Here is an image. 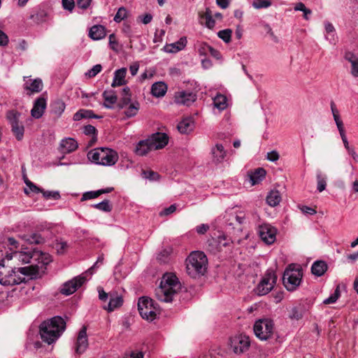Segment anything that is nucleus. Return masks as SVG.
<instances>
[{"label": "nucleus", "mask_w": 358, "mask_h": 358, "mask_svg": "<svg viewBox=\"0 0 358 358\" xmlns=\"http://www.w3.org/2000/svg\"><path fill=\"white\" fill-rule=\"evenodd\" d=\"M6 257L0 260V285L13 286L26 282L27 278H35L38 275L36 266L13 267L8 265Z\"/></svg>", "instance_id": "1"}, {"label": "nucleus", "mask_w": 358, "mask_h": 358, "mask_svg": "<svg viewBox=\"0 0 358 358\" xmlns=\"http://www.w3.org/2000/svg\"><path fill=\"white\" fill-rule=\"evenodd\" d=\"M43 341L50 345L55 343L66 329V322L62 317L55 316L44 321L39 327Z\"/></svg>", "instance_id": "2"}, {"label": "nucleus", "mask_w": 358, "mask_h": 358, "mask_svg": "<svg viewBox=\"0 0 358 358\" xmlns=\"http://www.w3.org/2000/svg\"><path fill=\"white\" fill-rule=\"evenodd\" d=\"M180 289L181 284L176 275L166 273L162 277L160 285L155 289V295L161 301L171 302Z\"/></svg>", "instance_id": "3"}, {"label": "nucleus", "mask_w": 358, "mask_h": 358, "mask_svg": "<svg viewBox=\"0 0 358 358\" xmlns=\"http://www.w3.org/2000/svg\"><path fill=\"white\" fill-rule=\"evenodd\" d=\"M208 266V259L204 252L194 251L186 259V271L188 275L197 278L203 275Z\"/></svg>", "instance_id": "4"}, {"label": "nucleus", "mask_w": 358, "mask_h": 358, "mask_svg": "<svg viewBox=\"0 0 358 358\" xmlns=\"http://www.w3.org/2000/svg\"><path fill=\"white\" fill-rule=\"evenodd\" d=\"M43 256L44 254L39 250L35 249L22 248L20 251L15 250L10 253H6V258L8 262L14 258L22 264H31L29 266L37 267L38 272L39 266L38 264H35V262L41 260L43 264H47L48 262H43Z\"/></svg>", "instance_id": "5"}, {"label": "nucleus", "mask_w": 358, "mask_h": 358, "mask_svg": "<svg viewBox=\"0 0 358 358\" xmlns=\"http://www.w3.org/2000/svg\"><path fill=\"white\" fill-rule=\"evenodd\" d=\"M89 159L99 165L113 166L118 160L117 152L107 148H98L90 151L87 154Z\"/></svg>", "instance_id": "6"}, {"label": "nucleus", "mask_w": 358, "mask_h": 358, "mask_svg": "<svg viewBox=\"0 0 358 358\" xmlns=\"http://www.w3.org/2000/svg\"><path fill=\"white\" fill-rule=\"evenodd\" d=\"M301 278V269L289 265L284 272L282 278L283 284L288 291H294L300 285Z\"/></svg>", "instance_id": "7"}, {"label": "nucleus", "mask_w": 358, "mask_h": 358, "mask_svg": "<svg viewBox=\"0 0 358 358\" xmlns=\"http://www.w3.org/2000/svg\"><path fill=\"white\" fill-rule=\"evenodd\" d=\"M138 309L141 317L147 320L152 321L159 313V308L152 299L143 296L138 302Z\"/></svg>", "instance_id": "8"}, {"label": "nucleus", "mask_w": 358, "mask_h": 358, "mask_svg": "<svg viewBox=\"0 0 358 358\" xmlns=\"http://www.w3.org/2000/svg\"><path fill=\"white\" fill-rule=\"evenodd\" d=\"M255 336L261 341H267L272 337L274 330L273 320L264 318L255 322L253 327Z\"/></svg>", "instance_id": "9"}, {"label": "nucleus", "mask_w": 358, "mask_h": 358, "mask_svg": "<svg viewBox=\"0 0 358 358\" xmlns=\"http://www.w3.org/2000/svg\"><path fill=\"white\" fill-rule=\"evenodd\" d=\"M276 281L277 276L275 272L272 270H268L256 287L255 291L259 296L266 295L273 289Z\"/></svg>", "instance_id": "10"}, {"label": "nucleus", "mask_w": 358, "mask_h": 358, "mask_svg": "<svg viewBox=\"0 0 358 358\" xmlns=\"http://www.w3.org/2000/svg\"><path fill=\"white\" fill-rule=\"evenodd\" d=\"M20 113L16 110H9L7 112L6 117L10 125L11 131L17 141L22 140L24 133V127L20 122Z\"/></svg>", "instance_id": "11"}, {"label": "nucleus", "mask_w": 358, "mask_h": 358, "mask_svg": "<svg viewBox=\"0 0 358 358\" xmlns=\"http://www.w3.org/2000/svg\"><path fill=\"white\" fill-rule=\"evenodd\" d=\"M277 229L269 224H262L258 227V234L261 239L266 244L273 243L276 238Z\"/></svg>", "instance_id": "12"}, {"label": "nucleus", "mask_w": 358, "mask_h": 358, "mask_svg": "<svg viewBox=\"0 0 358 358\" xmlns=\"http://www.w3.org/2000/svg\"><path fill=\"white\" fill-rule=\"evenodd\" d=\"M86 281L85 276H77L64 282L60 289V292L66 296L73 294Z\"/></svg>", "instance_id": "13"}, {"label": "nucleus", "mask_w": 358, "mask_h": 358, "mask_svg": "<svg viewBox=\"0 0 358 358\" xmlns=\"http://www.w3.org/2000/svg\"><path fill=\"white\" fill-rule=\"evenodd\" d=\"M88 338L87 335V327L83 326L79 331L76 343H75V352L80 355L83 353L88 348Z\"/></svg>", "instance_id": "14"}, {"label": "nucleus", "mask_w": 358, "mask_h": 358, "mask_svg": "<svg viewBox=\"0 0 358 358\" xmlns=\"http://www.w3.org/2000/svg\"><path fill=\"white\" fill-rule=\"evenodd\" d=\"M196 99L195 94L190 91H180L175 93L174 101L178 105L189 106Z\"/></svg>", "instance_id": "15"}, {"label": "nucleus", "mask_w": 358, "mask_h": 358, "mask_svg": "<svg viewBox=\"0 0 358 358\" xmlns=\"http://www.w3.org/2000/svg\"><path fill=\"white\" fill-rule=\"evenodd\" d=\"M148 139L153 150H159L164 148L169 142V137L164 133L157 132L152 134Z\"/></svg>", "instance_id": "16"}, {"label": "nucleus", "mask_w": 358, "mask_h": 358, "mask_svg": "<svg viewBox=\"0 0 358 358\" xmlns=\"http://www.w3.org/2000/svg\"><path fill=\"white\" fill-rule=\"evenodd\" d=\"M231 343L234 352L236 354H241L245 352L249 348L250 344L249 337L242 335L235 338Z\"/></svg>", "instance_id": "17"}, {"label": "nucleus", "mask_w": 358, "mask_h": 358, "mask_svg": "<svg viewBox=\"0 0 358 358\" xmlns=\"http://www.w3.org/2000/svg\"><path fill=\"white\" fill-rule=\"evenodd\" d=\"M24 89L27 91V94L40 92L43 89L42 80L39 78L31 79L24 77Z\"/></svg>", "instance_id": "18"}, {"label": "nucleus", "mask_w": 358, "mask_h": 358, "mask_svg": "<svg viewBox=\"0 0 358 358\" xmlns=\"http://www.w3.org/2000/svg\"><path fill=\"white\" fill-rule=\"evenodd\" d=\"M46 105V99L44 97L41 96L36 99L31 110V116L36 119L41 117L44 113Z\"/></svg>", "instance_id": "19"}, {"label": "nucleus", "mask_w": 358, "mask_h": 358, "mask_svg": "<svg viewBox=\"0 0 358 358\" xmlns=\"http://www.w3.org/2000/svg\"><path fill=\"white\" fill-rule=\"evenodd\" d=\"M187 42V38L183 36L175 43L166 44L162 50L167 53H176L185 48Z\"/></svg>", "instance_id": "20"}, {"label": "nucleus", "mask_w": 358, "mask_h": 358, "mask_svg": "<svg viewBox=\"0 0 358 358\" xmlns=\"http://www.w3.org/2000/svg\"><path fill=\"white\" fill-rule=\"evenodd\" d=\"M123 303L122 296L118 295L115 292L109 293V302L104 308L108 312L113 311L115 308L120 307Z\"/></svg>", "instance_id": "21"}, {"label": "nucleus", "mask_w": 358, "mask_h": 358, "mask_svg": "<svg viewBox=\"0 0 358 358\" xmlns=\"http://www.w3.org/2000/svg\"><path fill=\"white\" fill-rule=\"evenodd\" d=\"M78 143L72 138H66L62 140L59 144L60 152L68 154L75 151L78 148Z\"/></svg>", "instance_id": "22"}, {"label": "nucleus", "mask_w": 358, "mask_h": 358, "mask_svg": "<svg viewBox=\"0 0 358 358\" xmlns=\"http://www.w3.org/2000/svg\"><path fill=\"white\" fill-rule=\"evenodd\" d=\"M127 71V69L123 67L114 72V77L111 84L113 87L122 86L127 84V80H125Z\"/></svg>", "instance_id": "23"}, {"label": "nucleus", "mask_w": 358, "mask_h": 358, "mask_svg": "<svg viewBox=\"0 0 358 358\" xmlns=\"http://www.w3.org/2000/svg\"><path fill=\"white\" fill-rule=\"evenodd\" d=\"M211 153L213 155V160L216 163H220L224 159L227 152L224 146L220 143H217L212 149Z\"/></svg>", "instance_id": "24"}, {"label": "nucleus", "mask_w": 358, "mask_h": 358, "mask_svg": "<svg viewBox=\"0 0 358 358\" xmlns=\"http://www.w3.org/2000/svg\"><path fill=\"white\" fill-rule=\"evenodd\" d=\"M103 98L104 99L103 106L106 108H113V105L117 101V96L114 90H105L102 94Z\"/></svg>", "instance_id": "25"}, {"label": "nucleus", "mask_w": 358, "mask_h": 358, "mask_svg": "<svg viewBox=\"0 0 358 358\" xmlns=\"http://www.w3.org/2000/svg\"><path fill=\"white\" fill-rule=\"evenodd\" d=\"M152 150L153 148L151 145L150 140L147 138L145 140L140 141L137 143L135 152L137 155L144 156Z\"/></svg>", "instance_id": "26"}, {"label": "nucleus", "mask_w": 358, "mask_h": 358, "mask_svg": "<svg viewBox=\"0 0 358 358\" xmlns=\"http://www.w3.org/2000/svg\"><path fill=\"white\" fill-rule=\"evenodd\" d=\"M327 268L328 265L324 261L317 260L312 264L311 272L314 275L320 277L325 273Z\"/></svg>", "instance_id": "27"}, {"label": "nucleus", "mask_w": 358, "mask_h": 358, "mask_svg": "<svg viewBox=\"0 0 358 358\" xmlns=\"http://www.w3.org/2000/svg\"><path fill=\"white\" fill-rule=\"evenodd\" d=\"M121 97L117 103L119 108H124L131 102V93L129 87H125L120 93Z\"/></svg>", "instance_id": "28"}, {"label": "nucleus", "mask_w": 358, "mask_h": 358, "mask_svg": "<svg viewBox=\"0 0 358 358\" xmlns=\"http://www.w3.org/2000/svg\"><path fill=\"white\" fill-rule=\"evenodd\" d=\"M89 36L93 40H100L106 36V29L102 25H94L89 31Z\"/></svg>", "instance_id": "29"}, {"label": "nucleus", "mask_w": 358, "mask_h": 358, "mask_svg": "<svg viewBox=\"0 0 358 358\" xmlns=\"http://www.w3.org/2000/svg\"><path fill=\"white\" fill-rule=\"evenodd\" d=\"M167 91V85L164 82L155 83L151 87V94L155 97H162Z\"/></svg>", "instance_id": "30"}, {"label": "nucleus", "mask_w": 358, "mask_h": 358, "mask_svg": "<svg viewBox=\"0 0 358 358\" xmlns=\"http://www.w3.org/2000/svg\"><path fill=\"white\" fill-rule=\"evenodd\" d=\"M280 201V193L278 190H271L266 196V203L271 207L278 206Z\"/></svg>", "instance_id": "31"}, {"label": "nucleus", "mask_w": 358, "mask_h": 358, "mask_svg": "<svg viewBox=\"0 0 358 358\" xmlns=\"http://www.w3.org/2000/svg\"><path fill=\"white\" fill-rule=\"evenodd\" d=\"M193 122L189 118H185L178 124V129L181 134H187L193 129Z\"/></svg>", "instance_id": "32"}, {"label": "nucleus", "mask_w": 358, "mask_h": 358, "mask_svg": "<svg viewBox=\"0 0 358 358\" xmlns=\"http://www.w3.org/2000/svg\"><path fill=\"white\" fill-rule=\"evenodd\" d=\"M83 118H99L98 115L93 113L91 110L80 109L73 115V120L79 121Z\"/></svg>", "instance_id": "33"}, {"label": "nucleus", "mask_w": 358, "mask_h": 358, "mask_svg": "<svg viewBox=\"0 0 358 358\" xmlns=\"http://www.w3.org/2000/svg\"><path fill=\"white\" fill-rule=\"evenodd\" d=\"M266 176V171L263 168H258L250 175V178L252 185L258 184Z\"/></svg>", "instance_id": "34"}, {"label": "nucleus", "mask_w": 358, "mask_h": 358, "mask_svg": "<svg viewBox=\"0 0 358 358\" xmlns=\"http://www.w3.org/2000/svg\"><path fill=\"white\" fill-rule=\"evenodd\" d=\"M213 104L219 110H223L227 107V99L224 95L218 94L213 99Z\"/></svg>", "instance_id": "35"}, {"label": "nucleus", "mask_w": 358, "mask_h": 358, "mask_svg": "<svg viewBox=\"0 0 358 358\" xmlns=\"http://www.w3.org/2000/svg\"><path fill=\"white\" fill-rule=\"evenodd\" d=\"M48 13L44 10H40L30 15L29 18L35 24H41L47 20Z\"/></svg>", "instance_id": "36"}, {"label": "nucleus", "mask_w": 358, "mask_h": 358, "mask_svg": "<svg viewBox=\"0 0 358 358\" xmlns=\"http://www.w3.org/2000/svg\"><path fill=\"white\" fill-rule=\"evenodd\" d=\"M23 238L29 244H42L45 242V238L41 234L34 233L31 235H24Z\"/></svg>", "instance_id": "37"}, {"label": "nucleus", "mask_w": 358, "mask_h": 358, "mask_svg": "<svg viewBox=\"0 0 358 358\" xmlns=\"http://www.w3.org/2000/svg\"><path fill=\"white\" fill-rule=\"evenodd\" d=\"M317 189L318 192H323L327 186V177L325 174H323L320 171L317 172Z\"/></svg>", "instance_id": "38"}, {"label": "nucleus", "mask_w": 358, "mask_h": 358, "mask_svg": "<svg viewBox=\"0 0 358 358\" xmlns=\"http://www.w3.org/2000/svg\"><path fill=\"white\" fill-rule=\"evenodd\" d=\"M51 107L52 113L60 116L64 111L66 105L63 101L56 100L52 103Z\"/></svg>", "instance_id": "39"}, {"label": "nucleus", "mask_w": 358, "mask_h": 358, "mask_svg": "<svg viewBox=\"0 0 358 358\" xmlns=\"http://www.w3.org/2000/svg\"><path fill=\"white\" fill-rule=\"evenodd\" d=\"M128 106L129 107L124 111L125 115L127 117L135 116L140 108L139 103L138 101L131 102Z\"/></svg>", "instance_id": "40"}, {"label": "nucleus", "mask_w": 358, "mask_h": 358, "mask_svg": "<svg viewBox=\"0 0 358 358\" xmlns=\"http://www.w3.org/2000/svg\"><path fill=\"white\" fill-rule=\"evenodd\" d=\"M203 18L205 19V25L207 28L212 29L215 25V21L213 18V15L210 9L207 8L205 13L203 15Z\"/></svg>", "instance_id": "41"}, {"label": "nucleus", "mask_w": 358, "mask_h": 358, "mask_svg": "<svg viewBox=\"0 0 358 358\" xmlns=\"http://www.w3.org/2000/svg\"><path fill=\"white\" fill-rule=\"evenodd\" d=\"M272 5L271 0H253L252 6L255 9L267 8Z\"/></svg>", "instance_id": "42"}, {"label": "nucleus", "mask_w": 358, "mask_h": 358, "mask_svg": "<svg viewBox=\"0 0 358 358\" xmlns=\"http://www.w3.org/2000/svg\"><path fill=\"white\" fill-rule=\"evenodd\" d=\"M92 206L96 209L106 213L110 212L112 210V206L110 204V201L107 199L103 200L100 203L94 204Z\"/></svg>", "instance_id": "43"}, {"label": "nucleus", "mask_w": 358, "mask_h": 358, "mask_svg": "<svg viewBox=\"0 0 358 358\" xmlns=\"http://www.w3.org/2000/svg\"><path fill=\"white\" fill-rule=\"evenodd\" d=\"M232 31L230 29H225L217 32V36L224 42L228 43L231 39Z\"/></svg>", "instance_id": "44"}, {"label": "nucleus", "mask_w": 358, "mask_h": 358, "mask_svg": "<svg viewBox=\"0 0 358 358\" xmlns=\"http://www.w3.org/2000/svg\"><path fill=\"white\" fill-rule=\"evenodd\" d=\"M303 310L302 308L293 307L291 310L289 317L292 320H299L303 317Z\"/></svg>", "instance_id": "45"}, {"label": "nucleus", "mask_w": 358, "mask_h": 358, "mask_svg": "<svg viewBox=\"0 0 358 358\" xmlns=\"http://www.w3.org/2000/svg\"><path fill=\"white\" fill-rule=\"evenodd\" d=\"M127 17V10L124 7H120L114 17L115 22H120L122 20Z\"/></svg>", "instance_id": "46"}, {"label": "nucleus", "mask_w": 358, "mask_h": 358, "mask_svg": "<svg viewBox=\"0 0 358 358\" xmlns=\"http://www.w3.org/2000/svg\"><path fill=\"white\" fill-rule=\"evenodd\" d=\"M341 294H340V289H339V286H338L334 292L331 294L328 298H327L326 299L324 300L323 303L324 304H330V303H335L338 299L339 298Z\"/></svg>", "instance_id": "47"}, {"label": "nucleus", "mask_w": 358, "mask_h": 358, "mask_svg": "<svg viewBox=\"0 0 358 358\" xmlns=\"http://www.w3.org/2000/svg\"><path fill=\"white\" fill-rule=\"evenodd\" d=\"M41 193L43 194V196L46 199H52L54 200H58L60 199V194L58 191H45L42 189Z\"/></svg>", "instance_id": "48"}, {"label": "nucleus", "mask_w": 358, "mask_h": 358, "mask_svg": "<svg viewBox=\"0 0 358 358\" xmlns=\"http://www.w3.org/2000/svg\"><path fill=\"white\" fill-rule=\"evenodd\" d=\"M211 48L212 47L206 43H199L198 45V52L200 55L206 56L209 53Z\"/></svg>", "instance_id": "49"}, {"label": "nucleus", "mask_w": 358, "mask_h": 358, "mask_svg": "<svg viewBox=\"0 0 358 358\" xmlns=\"http://www.w3.org/2000/svg\"><path fill=\"white\" fill-rule=\"evenodd\" d=\"M142 174L145 178L150 181H156L159 178V175L153 171H143Z\"/></svg>", "instance_id": "50"}, {"label": "nucleus", "mask_w": 358, "mask_h": 358, "mask_svg": "<svg viewBox=\"0 0 358 358\" xmlns=\"http://www.w3.org/2000/svg\"><path fill=\"white\" fill-rule=\"evenodd\" d=\"M68 247V243L63 241H57L55 245V248L57 253L60 255L64 254L67 250Z\"/></svg>", "instance_id": "51"}, {"label": "nucleus", "mask_w": 358, "mask_h": 358, "mask_svg": "<svg viewBox=\"0 0 358 358\" xmlns=\"http://www.w3.org/2000/svg\"><path fill=\"white\" fill-rule=\"evenodd\" d=\"M102 66L101 64L94 65L91 69L85 73V76L88 78L95 77L99 73L101 72Z\"/></svg>", "instance_id": "52"}, {"label": "nucleus", "mask_w": 358, "mask_h": 358, "mask_svg": "<svg viewBox=\"0 0 358 358\" xmlns=\"http://www.w3.org/2000/svg\"><path fill=\"white\" fill-rule=\"evenodd\" d=\"M101 195V192L97 191H90L84 193L82 196L81 201H86L95 199Z\"/></svg>", "instance_id": "53"}, {"label": "nucleus", "mask_w": 358, "mask_h": 358, "mask_svg": "<svg viewBox=\"0 0 358 358\" xmlns=\"http://www.w3.org/2000/svg\"><path fill=\"white\" fill-rule=\"evenodd\" d=\"M62 7L64 10L72 12L75 7L74 0H62Z\"/></svg>", "instance_id": "54"}, {"label": "nucleus", "mask_w": 358, "mask_h": 358, "mask_svg": "<svg viewBox=\"0 0 358 358\" xmlns=\"http://www.w3.org/2000/svg\"><path fill=\"white\" fill-rule=\"evenodd\" d=\"M24 183L29 187V191L35 193H39L42 191V189L37 187L34 183L28 180L27 178L24 179Z\"/></svg>", "instance_id": "55"}, {"label": "nucleus", "mask_w": 358, "mask_h": 358, "mask_svg": "<svg viewBox=\"0 0 358 358\" xmlns=\"http://www.w3.org/2000/svg\"><path fill=\"white\" fill-rule=\"evenodd\" d=\"M334 121L339 131L340 136H341L345 135L344 124L341 117H336V120Z\"/></svg>", "instance_id": "56"}, {"label": "nucleus", "mask_w": 358, "mask_h": 358, "mask_svg": "<svg viewBox=\"0 0 358 358\" xmlns=\"http://www.w3.org/2000/svg\"><path fill=\"white\" fill-rule=\"evenodd\" d=\"M210 229V227L208 224H201L196 227L195 230L199 234H206Z\"/></svg>", "instance_id": "57"}, {"label": "nucleus", "mask_w": 358, "mask_h": 358, "mask_svg": "<svg viewBox=\"0 0 358 358\" xmlns=\"http://www.w3.org/2000/svg\"><path fill=\"white\" fill-rule=\"evenodd\" d=\"M109 45L112 50L117 51V41L116 40V37L115 34H112L109 36Z\"/></svg>", "instance_id": "58"}, {"label": "nucleus", "mask_w": 358, "mask_h": 358, "mask_svg": "<svg viewBox=\"0 0 358 358\" xmlns=\"http://www.w3.org/2000/svg\"><path fill=\"white\" fill-rule=\"evenodd\" d=\"M92 0H77V6L78 8L86 10L91 4Z\"/></svg>", "instance_id": "59"}, {"label": "nucleus", "mask_w": 358, "mask_h": 358, "mask_svg": "<svg viewBox=\"0 0 358 358\" xmlns=\"http://www.w3.org/2000/svg\"><path fill=\"white\" fill-rule=\"evenodd\" d=\"M280 155L277 151L273 150L267 153L266 159L270 162H276L278 160Z\"/></svg>", "instance_id": "60"}, {"label": "nucleus", "mask_w": 358, "mask_h": 358, "mask_svg": "<svg viewBox=\"0 0 358 358\" xmlns=\"http://www.w3.org/2000/svg\"><path fill=\"white\" fill-rule=\"evenodd\" d=\"M176 210V206L175 204L171 205L169 207L164 208L162 212H160V215H169Z\"/></svg>", "instance_id": "61"}, {"label": "nucleus", "mask_w": 358, "mask_h": 358, "mask_svg": "<svg viewBox=\"0 0 358 358\" xmlns=\"http://www.w3.org/2000/svg\"><path fill=\"white\" fill-rule=\"evenodd\" d=\"M8 36L0 29V45L1 46H6L8 43Z\"/></svg>", "instance_id": "62"}, {"label": "nucleus", "mask_w": 358, "mask_h": 358, "mask_svg": "<svg viewBox=\"0 0 358 358\" xmlns=\"http://www.w3.org/2000/svg\"><path fill=\"white\" fill-rule=\"evenodd\" d=\"M344 57L346 60L350 62L351 64H352V62H355L358 60V58L357 57V56L351 52H345Z\"/></svg>", "instance_id": "63"}, {"label": "nucleus", "mask_w": 358, "mask_h": 358, "mask_svg": "<svg viewBox=\"0 0 358 358\" xmlns=\"http://www.w3.org/2000/svg\"><path fill=\"white\" fill-rule=\"evenodd\" d=\"M144 355L141 351H134L131 352L129 355H126L123 358H143Z\"/></svg>", "instance_id": "64"}]
</instances>
